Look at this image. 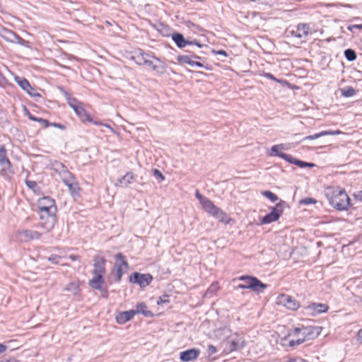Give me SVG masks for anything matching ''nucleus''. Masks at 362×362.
Instances as JSON below:
<instances>
[{
	"label": "nucleus",
	"instance_id": "obj_56",
	"mask_svg": "<svg viewBox=\"0 0 362 362\" xmlns=\"http://www.w3.org/2000/svg\"><path fill=\"white\" fill-rule=\"evenodd\" d=\"M216 54H221V55H223L225 57L227 56V53L224 51V50H219L216 52Z\"/></svg>",
	"mask_w": 362,
	"mask_h": 362
},
{
	"label": "nucleus",
	"instance_id": "obj_32",
	"mask_svg": "<svg viewBox=\"0 0 362 362\" xmlns=\"http://www.w3.org/2000/svg\"><path fill=\"white\" fill-rule=\"evenodd\" d=\"M64 290L71 292L73 295H76L78 291V284L75 282H71L64 288Z\"/></svg>",
	"mask_w": 362,
	"mask_h": 362
},
{
	"label": "nucleus",
	"instance_id": "obj_16",
	"mask_svg": "<svg viewBox=\"0 0 362 362\" xmlns=\"http://www.w3.org/2000/svg\"><path fill=\"white\" fill-rule=\"evenodd\" d=\"M154 59L156 63L148 58L144 65L151 67L153 71L158 73H163L165 71L163 64L158 58H154Z\"/></svg>",
	"mask_w": 362,
	"mask_h": 362
},
{
	"label": "nucleus",
	"instance_id": "obj_38",
	"mask_svg": "<svg viewBox=\"0 0 362 362\" xmlns=\"http://www.w3.org/2000/svg\"><path fill=\"white\" fill-rule=\"evenodd\" d=\"M296 165L300 168H305V167L312 168L315 165V164H313L312 163H307V162L300 160L298 159H296Z\"/></svg>",
	"mask_w": 362,
	"mask_h": 362
},
{
	"label": "nucleus",
	"instance_id": "obj_14",
	"mask_svg": "<svg viewBox=\"0 0 362 362\" xmlns=\"http://www.w3.org/2000/svg\"><path fill=\"white\" fill-rule=\"evenodd\" d=\"M93 277L89 280V285L96 290L101 291L103 289V284L105 283L103 275L93 274Z\"/></svg>",
	"mask_w": 362,
	"mask_h": 362
},
{
	"label": "nucleus",
	"instance_id": "obj_64",
	"mask_svg": "<svg viewBox=\"0 0 362 362\" xmlns=\"http://www.w3.org/2000/svg\"><path fill=\"white\" fill-rule=\"evenodd\" d=\"M70 257H71L73 260H74V259H75V257L71 256Z\"/></svg>",
	"mask_w": 362,
	"mask_h": 362
},
{
	"label": "nucleus",
	"instance_id": "obj_27",
	"mask_svg": "<svg viewBox=\"0 0 362 362\" xmlns=\"http://www.w3.org/2000/svg\"><path fill=\"white\" fill-rule=\"evenodd\" d=\"M284 144H278L274 145L271 148V153L269 154V156H279L280 157L281 154H284V153L280 152L279 150H286Z\"/></svg>",
	"mask_w": 362,
	"mask_h": 362
},
{
	"label": "nucleus",
	"instance_id": "obj_17",
	"mask_svg": "<svg viewBox=\"0 0 362 362\" xmlns=\"http://www.w3.org/2000/svg\"><path fill=\"white\" fill-rule=\"evenodd\" d=\"M134 315H135V313H134V310L122 312V313H119L116 316V321L119 324H124L127 321H129L130 320H132Z\"/></svg>",
	"mask_w": 362,
	"mask_h": 362
},
{
	"label": "nucleus",
	"instance_id": "obj_45",
	"mask_svg": "<svg viewBox=\"0 0 362 362\" xmlns=\"http://www.w3.org/2000/svg\"><path fill=\"white\" fill-rule=\"evenodd\" d=\"M7 159L6 158V151L3 146H0V161Z\"/></svg>",
	"mask_w": 362,
	"mask_h": 362
},
{
	"label": "nucleus",
	"instance_id": "obj_12",
	"mask_svg": "<svg viewBox=\"0 0 362 362\" xmlns=\"http://www.w3.org/2000/svg\"><path fill=\"white\" fill-rule=\"evenodd\" d=\"M93 262L94 269L93 271V274L104 275V274L105 273V259L103 257L95 256L93 259Z\"/></svg>",
	"mask_w": 362,
	"mask_h": 362
},
{
	"label": "nucleus",
	"instance_id": "obj_40",
	"mask_svg": "<svg viewBox=\"0 0 362 362\" xmlns=\"http://www.w3.org/2000/svg\"><path fill=\"white\" fill-rule=\"evenodd\" d=\"M306 340L304 338V337L302 336V337H299L296 340H291L290 342H289V344H290L291 346H294L300 345V344H301L302 343H303Z\"/></svg>",
	"mask_w": 362,
	"mask_h": 362
},
{
	"label": "nucleus",
	"instance_id": "obj_63",
	"mask_svg": "<svg viewBox=\"0 0 362 362\" xmlns=\"http://www.w3.org/2000/svg\"><path fill=\"white\" fill-rule=\"evenodd\" d=\"M103 296L105 297V298L107 296V291H105V293L103 295Z\"/></svg>",
	"mask_w": 362,
	"mask_h": 362
},
{
	"label": "nucleus",
	"instance_id": "obj_59",
	"mask_svg": "<svg viewBox=\"0 0 362 362\" xmlns=\"http://www.w3.org/2000/svg\"><path fill=\"white\" fill-rule=\"evenodd\" d=\"M194 66H197L198 67H203V64L199 62H195L194 61Z\"/></svg>",
	"mask_w": 362,
	"mask_h": 362
},
{
	"label": "nucleus",
	"instance_id": "obj_26",
	"mask_svg": "<svg viewBox=\"0 0 362 362\" xmlns=\"http://www.w3.org/2000/svg\"><path fill=\"white\" fill-rule=\"evenodd\" d=\"M127 272V270L123 269L122 268H114L111 272V276L113 278L115 281H119L123 276V274Z\"/></svg>",
	"mask_w": 362,
	"mask_h": 362
},
{
	"label": "nucleus",
	"instance_id": "obj_22",
	"mask_svg": "<svg viewBox=\"0 0 362 362\" xmlns=\"http://www.w3.org/2000/svg\"><path fill=\"white\" fill-rule=\"evenodd\" d=\"M135 315L141 313L146 317H152L153 314L147 309V306L144 303H139L136 305V308L134 310Z\"/></svg>",
	"mask_w": 362,
	"mask_h": 362
},
{
	"label": "nucleus",
	"instance_id": "obj_24",
	"mask_svg": "<svg viewBox=\"0 0 362 362\" xmlns=\"http://www.w3.org/2000/svg\"><path fill=\"white\" fill-rule=\"evenodd\" d=\"M72 109L82 119L90 120V116L88 114H86L83 107H81L80 105L77 104L76 105L73 107Z\"/></svg>",
	"mask_w": 362,
	"mask_h": 362
},
{
	"label": "nucleus",
	"instance_id": "obj_61",
	"mask_svg": "<svg viewBox=\"0 0 362 362\" xmlns=\"http://www.w3.org/2000/svg\"><path fill=\"white\" fill-rule=\"evenodd\" d=\"M4 81V76L0 73V84H1Z\"/></svg>",
	"mask_w": 362,
	"mask_h": 362
},
{
	"label": "nucleus",
	"instance_id": "obj_11",
	"mask_svg": "<svg viewBox=\"0 0 362 362\" xmlns=\"http://www.w3.org/2000/svg\"><path fill=\"white\" fill-rule=\"evenodd\" d=\"M18 237L21 241L28 242L34 239H39L41 234L35 230H22L18 233Z\"/></svg>",
	"mask_w": 362,
	"mask_h": 362
},
{
	"label": "nucleus",
	"instance_id": "obj_25",
	"mask_svg": "<svg viewBox=\"0 0 362 362\" xmlns=\"http://www.w3.org/2000/svg\"><path fill=\"white\" fill-rule=\"evenodd\" d=\"M59 175L65 185L74 180L73 175L67 169L60 171Z\"/></svg>",
	"mask_w": 362,
	"mask_h": 362
},
{
	"label": "nucleus",
	"instance_id": "obj_58",
	"mask_svg": "<svg viewBox=\"0 0 362 362\" xmlns=\"http://www.w3.org/2000/svg\"><path fill=\"white\" fill-rule=\"evenodd\" d=\"M237 288L247 289L244 284H240L237 286Z\"/></svg>",
	"mask_w": 362,
	"mask_h": 362
},
{
	"label": "nucleus",
	"instance_id": "obj_10",
	"mask_svg": "<svg viewBox=\"0 0 362 362\" xmlns=\"http://www.w3.org/2000/svg\"><path fill=\"white\" fill-rule=\"evenodd\" d=\"M37 206L38 209L48 210L50 214H56L57 212V206L54 200L48 197L41 198L38 201Z\"/></svg>",
	"mask_w": 362,
	"mask_h": 362
},
{
	"label": "nucleus",
	"instance_id": "obj_34",
	"mask_svg": "<svg viewBox=\"0 0 362 362\" xmlns=\"http://www.w3.org/2000/svg\"><path fill=\"white\" fill-rule=\"evenodd\" d=\"M341 95L344 97H351L356 93L354 88L351 87H347L341 90Z\"/></svg>",
	"mask_w": 362,
	"mask_h": 362
},
{
	"label": "nucleus",
	"instance_id": "obj_41",
	"mask_svg": "<svg viewBox=\"0 0 362 362\" xmlns=\"http://www.w3.org/2000/svg\"><path fill=\"white\" fill-rule=\"evenodd\" d=\"M54 169L56 172H58L59 173L60 171H62L63 170H66V168L62 163L56 162L55 164L54 165Z\"/></svg>",
	"mask_w": 362,
	"mask_h": 362
},
{
	"label": "nucleus",
	"instance_id": "obj_8",
	"mask_svg": "<svg viewBox=\"0 0 362 362\" xmlns=\"http://www.w3.org/2000/svg\"><path fill=\"white\" fill-rule=\"evenodd\" d=\"M277 303L282 305L292 310H297L300 305L299 303L296 301L293 297L286 294H282L279 296L277 298Z\"/></svg>",
	"mask_w": 362,
	"mask_h": 362
},
{
	"label": "nucleus",
	"instance_id": "obj_21",
	"mask_svg": "<svg viewBox=\"0 0 362 362\" xmlns=\"http://www.w3.org/2000/svg\"><path fill=\"white\" fill-rule=\"evenodd\" d=\"M128 266L129 264L125 259V257L122 254L118 253L115 255V268H122L123 269L127 270Z\"/></svg>",
	"mask_w": 362,
	"mask_h": 362
},
{
	"label": "nucleus",
	"instance_id": "obj_46",
	"mask_svg": "<svg viewBox=\"0 0 362 362\" xmlns=\"http://www.w3.org/2000/svg\"><path fill=\"white\" fill-rule=\"evenodd\" d=\"M153 175L157 177V178H159L160 180V181H163L165 180V177L164 175L161 173V172L160 170H158V169H154L153 170Z\"/></svg>",
	"mask_w": 362,
	"mask_h": 362
},
{
	"label": "nucleus",
	"instance_id": "obj_23",
	"mask_svg": "<svg viewBox=\"0 0 362 362\" xmlns=\"http://www.w3.org/2000/svg\"><path fill=\"white\" fill-rule=\"evenodd\" d=\"M66 185L69 187V190L70 194L73 197L78 196L79 195V187L78 185L75 180L70 181L69 183L66 184Z\"/></svg>",
	"mask_w": 362,
	"mask_h": 362
},
{
	"label": "nucleus",
	"instance_id": "obj_2",
	"mask_svg": "<svg viewBox=\"0 0 362 362\" xmlns=\"http://www.w3.org/2000/svg\"><path fill=\"white\" fill-rule=\"evenodd\" d=\"M201 204L205 211L214 216L220 221L223 222L226 221V214L224 213L220 208L216 206L214 203L208 198L206 199H204V202Z\"/></svg>",
	"mask_w": 362,
	"mask_h": 362
},
{
	"label": "nucleus",
	"instance_id": "obj_37",
	"mask_svg": "<svg viewBox=\"0 0 362 362\" xmlns=\"http://www.w3.org/2000/svg\"><path fill=\"white\" fill-rule=\"evenodd\" d=\"M262 194L269 199L272 202H275L279 199L278 197L270 191H264L262 192Z\"/></svg>",
	"mask_w": 362,
	"mask_h": 362
},
{
	"label": "nucleus",
	"instance_id": "obj_7",
	"mask_svg": "<svg viewBox=\"0 0 362 362\" xmlns=\"http://www.w3.org/2000/svg\"><path fill=\"white\" fill-rule=\"evenodd\" d=\"M153 280V276L149 274H140L134 272L130 276V281L133 284H138L141 287L147 286Z\"/></svg>",
	"mask_w": 362,
	"mask_h": 362
},
{
	"label": "nucleus",
	"instance_id": "obj_13",
	"mask_svg": "<svg viewBox=\"0 0 362 362\" xmlns=\"http://www.w3.org/2000/svg\"><path fill=\"white\" fill-rule=\"evenodd\" d=\"M199 354V351L195 349H188L180 353V358L182 361H190L195 360Z\"/></svg>",
	"mask_w": 362,
	"mask_h": 362
},
{
	"label": "nucleus",
	"instance_id": "obj_4",
	"mask_svg": "<svg viewBox=\"0 0 362 362\" xmlns=\"http://www.w3.org/2000/svg\"><path fill=\"white\" fill-rule=\"evenodd\" d=\"M321 330V327H297L294 329V334L304 337L305 340L308 341L317 337L320 335Z\"/></svg>",
	"mask_w": 362,
	"mask_h": 362
},
{
	"label": "nucleus",
	"instance_id": "obj_62",
	"mask_svg": "<svg viewBox=\"0 0 362 362\" xmlns=\"http://www.w3.org/2000/svg\"><path fill=\"white\" fill-rule=\"evenodd\" d=\"M191 57H192V59H193V58H194V59H201V58H200V57H199V56H197V55H192V56H191Z\"/></svg>",
	"mask_w": 362,
	"mask_h": 362
},
{
	"label": "nucleus",
	"instance_id": "obj_20",
	"mask_svg": "<svg viewBox=\"0 0 362 362\" xmlns=\"http://www.w3.org/2000/svg\"><path fill=\"white\" fill-rule=\"evenodd\" d=\"M341 134V132L339 131V130H336V131H332V130L322 131V132H321L320 133H317V134H315L313 135H310V136L304 137L303 138V141H305V140H313V139H318V138L324 136L338 135V134Z\"/></svg>",
	"mask_w": 362,
	"mask_h": 362
},
{
	"label": "nucleus",
	"instance_id": "obj_31",
	"mask_svg": "<svg viewBox=\"0 0 362 362\" xmlns=\"http://www.w3.org/2000/svg\"><path fill=\"white\" fill-rule=\"evenodd\" d=\"M177 61L181 64H187L192 66H193L194 64V61L192 59V57L187 55L178 56Z\"/></svg>",
	"mask_w": 362,
	"mask_h": 362
},
{
	"label": "nucleus",
	"instance_id": "obj_52",
	"mask_svg": "<svg viewBox=\"0 0 362 362\" xmlns=\"http://www.w3.org/2000/svg\"><path fill=\"white\" fill-rule=\"evenodd\" d=\"M264 76H265L267 78H269V79H272V80H273V81H277V82H281V81H281V80H280V79H277V78H275V77H274L272 74H270V73H267V74H264Z\"/></svg>",
	"mask_w": 362,
	"mask_h": 362
},
{
	"label": "nucleus",
	"instance_id": "obj_28",
	"mask_svg": "<svg viewBox=\"0 0 362 362\" xmlns=\"http://www.w3.org/2000/svg\"><path fill=\"white\" fill-rule=\"evenodd\" d=\"M148 58H150V56L144 53H140L139 54L132 57L135 62L139 65H144Z\"/></svg>",
	"mask_w": 362,
	"mask_h": 362
},
{
	"label": "nucleus",
	"instance_id": "obj_47",
	"mask_svg": "<svg viewBox=\"0 0 362 362\" xmlns=\"http://www.w3.org/2000/svg\"><path fill=\"white\" fill-rule=\"evenodd\" d=\"M60 257L57 255H52L49 258V261L54 263V264H57L59 263V261L60 259Z\"/></svg>",
	"mask_w": 362,
	"mask_h": 362
},
{
	"label": "nucleus",
	"instance_id": "obj_48",
	"mask_svg": "<svg viewBox=\"0 0 362 362\" xmlns=\"http://www.w3.org/2000/svg\"><path fill=\"white\" fill-rule=\"evenodd\" d=\"M25 184L30 189H34L37 187V183L35 181L26 180Z\"/></svg>",
	"mask_w": 362,
	"mask_h": 362
},
{
	"label": "nucleus",
	"instance_id": "obj_33",
	"mask_svg": "<svg viewBox=\"0 0 362 362\" xmlns=\"http://www.w3.org/2000/svg\"><path fill=\"white\" fill-rule=\"evenodd\" d=\"M28 117L30 119H31L33 121L38 122L44 127H47L49 126V124H50V123L49 122L48 120L42 119V118H38V117H34L33 115H32L30 113H28Z\"/></svg>",
	"mask_w": 362,
	"mask_h": 362
},
{
	"label": "nucleus",
	"instance_id": "obj_19",
	"mask_svg": "<svg viewBox=\"0 0 362 362\" xmlns=\"http://www.w3.org/2000/svg\"><path fill=\"white\" fill-rule=\"evenodd\" d=\"M134 178V175L132 173L129 172L124 175L122 177L118 179L115 183V186L127 187L129 184L132 183Z\"/></svg>",
	"mask_w": 362,
	"mask_h": 362
},
{
	"label": "nucleus",
	"instance_id": "obj_9",
	"mask_svg": "<svg viewBox=\"0 0 362 362\" xmlns=\"http://www.w3.org/2000/svg\"><path fill=\"white\" fill-rule=\"evenodd\" d=\"M14 80L18 85L30 96L40 97V94L35 91V88L30 86L27 79L20 76H16Z\"/></svg>",
	"mask_w": 362,
	"mask_h": 362
},
{
	"label": "nucleus",
	"instance_id": "obj_5",
	"mask_svg": "<svg viewBox=\"0 0 362 362\" xmlns=\"http://www.w3.org/2000/svg\"><path fill=\"white\" fill-rule=\"evenodd\" d=\"M282 203L284 202H281L273 207L272 211L262 218L261 223L267 224L277 221L283 213V209L281 206Z\"/></svg>",
	"mask_w": 362,
	"mask_h": 362
},
{
	"label": "nucleus",
	"instance_id": "obj_1",
	"mask_svg": "<svg viewBox=\"0 0 362 362\" xmlns=\"http://www.w3.org/2000/svg\"><path fill=\"white\" fill-rule=\"evenodd\" d=\"M325 194L330 205L337 210H346L350 205V199L343 189L328 188Z\"/></svg>",
	"mask_w": 362,
	"mask_h": 362
},
{
	"label": "nucleus",
	"instance_id": "obj_29",
	"mask_svg": "<svg viewBox=\"0 0 362 362\" xmlns=\"http://www.w3.org/2000/svg\"><path fill=\"white\" fill-rule=\"evenodd\" d=\"M0 165L1 166V174L3 175H6L7 173L11 172V162L9 160L5 159L0 161Z\"/></svg>",
	"mask_w": 362,
	"mask_h": 362
},
{
	"label": "nucleus",
	"instance_id": "obj_42",
	"mask_svg": "<svg viewBox=\"0 0 362 362\" xmlns=\"http://www.w3.org/2000/svg\"><path fill=\"white\" fill-rule=\"evenodd\" d=\"M65 95L68 100V104L71 107V108L78 104L77 100L75 98H70L67 93H65Z\"/></svg>",
	"mask_w": 362,
	"mask_h": 362
},
{
	"label": "nucleus",
	"instance_id": "obj_55",
	"mask_svg": "<svg viewBox=\"0 0 362 362\" xmlns=\"http://www.w3.org/2000/svg\"><path fill=\"white\" fill-rule=\"evenodd\" d=\"M49 125H52V126H54V127H59L60 129H64V127L62 124H60L52 123V124H50Z\"/></svg>",
	"mask_w": 362,
	"mask_h": 362
},
{
	"label": "nucleus",
	"instance_id": "obj_60",
	"mask_svg": "<svg viewBox=\"0 0 362 362\" xmlns=\"http://www.w3.org/2000/svg\"><path fill=\"white\" fill-rule=\"evenodd\" d=\"M358 339L362 341V329L358 332Z\"/></svg>",
	"mask_w": 362,
	"mask_h": 362
},
{
	"label": "nucleus",
	"instance_id": "obj_15",
	"mask_svg": "<svg viewBox=\"0 0 362 362\" xmlns=\"http://www.w3.org/2000/svg\"><path fill=\"white\" fill-rule=\"evenodd\" d=\"M172 39L179 48H183L187 45H192L194 42L186 40L183 35L180 33L173 34Z\"/></svg>",
	"mask_w": 362,
	"mask_h": 362
},
{
	"label": "nucleus",
	"instance_id": "obj_35",
	"mask_svg": "<svg viewBox=\"0 0 362 362\" xmlns=\"http://www.w3.org/2000/svg\"><path fill=\"white\" fill-rule=\"evenodd\" d=\"M344 56L347 60L351 62L356 59V54L354 50L347 49L344 51Z\"/></svg>",
	"mask_w": 362,
	"mask_h": 362
},
{
	"label": "nucleus",
	"instance_id": "obj_54",
	"mask_svg": "<svg viewBox=\"0 0 362 362\" xmlns=\"http://www.w3.org/2000/svg\"><path fill=\"white\" fill-rule=\"evenodd\" d=\"M208 350L210 354H215L216 352V348L213 345H209Z\"/></svg>",
	"mask_w": 362,
	"mask_h": 362
},
{
	"label": "nucleus",
	"instance_id": "obj_36",
	"mask_svg": "<svg viewBox=\"0 0 362 362\" xmlns=\"http://www.w3.org/2000/svg\"><path fill=\"white\" fill-rule=\"evenodd\" d=\"M244 346L243 341H232L230 342V351H236L239 350Z\"/></svg>",
	"mask_w": 362,
	"mask_h": 362
},
{
	"label": "nucleus",
	"instance_id": "obj_50",
	"mask_svg": "<svg viewBox=\"0 0 362 362\" xmlns=\"http://www.w3.org/2000/svg\"><path fill=\"white\" fill-rule=\"evenodd\" d=\"M195 196L199 199L200 204L204 202V199H207L206 197L202 196L198 191L196 192Z\"/></svg>",
	"mask_w": 362,
	"mask_h": 362
},
{
	"label": "nucleus",
	"instance_id": "obj_6",
	"mask_svg": "<svg viewBox=\"0 0 362 362\" xmlns=\"http://www.w3.org/2000/svg\"><path fill=\"white\" fill-rule=\"evenodd\" d=\"M40 210V219L45 220L44 222L42 221L41 224L42 227L47 230L52 229L56 222V214H50L48 210H44L42 209H39Z\"/></svg>",
	"mask_w": 362,
	"mask_h": 362
},
{
	"label": "nucleus",
	"instance_id": "obj_44",
	"mask_svg": "<svg viewBox=\"0 0 362 362\" xmlns=\"http://www.w3.org/2000/svg\"><path fill=\"white\" fill-rule=\"evenodd\" d=\"M169 302V296L168 295H163L160 296L157 301L158 305L164 304Z\"/></svg>",
	"mask_w": 362,
	"mask_h": 362
},
{
	"label": "nucleus",
	"instance_id": "obj_53",
	"mask_svg": "<svg viewBox=\"0 0 362 362\" xmlns=\"http://www.w3.org/2000/svg\"><path fill=\"white\" fill-rule=\"evenodd\" d=\"M349 30L353 31L354 29H361L362 24L361 25H352L348 27Z\"/></svg>",
	"mask_w": 362,
	"mask_h": 362
},
{
	"label": "nucleus",
	"instance_id": "obj_39",
	"mask_svg": "<svg viewBox=\"0 0 362 362\" xmlns=\"http://www.w3.org/2000/svg\"><path fill=\"white\" fill-rule=\"evenodd\" d=\"M280 157L281 158L284 159L285 160H286L287 162L296 165V158L292 157L291 155L284 153V154H281Z\"/></svg>",
	"mask_w": 362,
	"mask_h": 362
},
{
	"label": "nucleus",
	"instance_id": "obj_30",
	"mask_svg": "<svg viewBox=\"0 0 362 362\" xmlns=\"http://www.w3.org/2000/svg\"><path fill=\"white\" fill-rule=\"evenodd\" d=\"M310 308L313 309L316 313L326 312L328 309V306L326 304L322 303H313Z\"/></svg>",
	"mask_w": 362,
	"mask_h": 362
},
{
	"label": "nucleus",
	"instance_id": "obj_3",
	"mask_svg": "<svg viewBox=\"0 0 362 362\" xmlns=\"http://www.w3.org/2000/svg\"><path fill=\"white\" fill-rule=\"evenodd\" d=\"M239 280L244 281L247 289H251L257 293L262 292L267 285L261 282L258 279L250 276H241Z\"/></svg>",
	"mask_w": 362,
	"mask_h": 362
},
{
	"label": "nucleus",
	"instance_id": "obj_57",
	"mask_svg": "<svg viewBox=\"0 0 362 362\" xmlns=\"http://www.w3.org/2000/svg\"><path fill=\"white\" fill-rule=\"evenodd\" d=\"M192 42H194L192 45H196L199 47H202L204 46L202 44L199 43L197 40H194V41H192Z\"/></svg>",
	"mask_w": 362,
	"mask_h": 362
},
{
	"label": "nucleus",
	"instance_id": "obj_49",
	"mask_svg": "<svg viewBox=\"0 0 362 362\" xmlns=\"http://www.w3.org/2000/svg\"><path fill=\"white\" fill-rule=\"evenodd\" d=\"M11 341H9L7 342L8 344H0V354L4 352L8 348H10V346L8 344H11Z\"/></svg>",
	"mask_w": 362,
	"mask_h": 362
},
{
	"label": "nucleus",
	"instance_id": "obj_43",
	"mask_svg": "<svg viewBox=\"0 0 362 362\" xmlns=\"http://www.w3.org/2000/svg\"><path fill=\"white\" fill-rule=\"evenodd\" d=\"M300 203L303 204H305V205H307V204H315V203H316V200L313 199V198H310V197H307V198H305V199L300 200Z\"/></svg>",
	"mask_w": 362,
	"mask_h": 362
},
{
	"label": "nucleus",
	"instance_id": "obj_18",
	"mask_svg": "<svg viewBox=\"0 0 362 362\" xmlns=\"http://www.w3.org/2000/svg\"><path fill=\"white\" fill-rule=\"evenodd\" d=\"M309 30L310 27L308 24L301 23L297 26L296 30H293L292 33L295 37L301 38L307 36L309 33Z\"/></svg>",
	"mask_w": 362,
	"mask_h": 362
},
{
	"label": "nucleus",
	"instance_id": "obj_51",
	"mask_svg": "<svg viewBox=\"0 0 362 362\" xmlns=\"http://www.w3.org/2000/svg\"><path fill=\"white\" fill-rule=\"evenodd\" d=\"M354 197L356 200L362 201V191L356 192L354 194Z\"/></svg>",
	"mask_w": 362,
	"mask_h": 362
}]
</instances>
